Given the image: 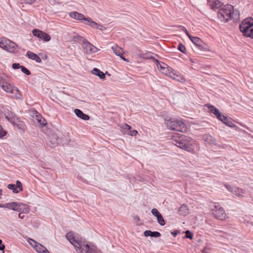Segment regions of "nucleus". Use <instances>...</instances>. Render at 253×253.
Returning <instances> with one entry per match:
<instances>
[{"label": "nucleus", "mask_w": 253, "mask_h": 253, "mask_svg": "<svg viewBox=\"0 0 253 253\" xmlns=\"http://www.w3.org/2000/svg\"><path fill=\"white\" fill-rule=\"evenodd\" d=\"M66 237L79 253H102L97 247L87 241H80L75 239L72 232H68Z\"/></svg>", "instance_id": "nucleus-1"}, {"label": "nucleus", "mask_w": 253, "mask_h": 253, "mask_svg": "<svg viewBox=\"0 0 253 253\" xmlns=\"http://www.w3.org/2000/svg\"><path fill=\"white\" fill-rule=\"evenodd\" d=\"M240 12L234 9L231 4H227L222 7V18L225 22L238 21L240 19Z\"/></svg>", "instance_id": "nucleus-2"}, {"label": "nucleus", "mask_w": 253, "mask_h": 253, "mask_svg": "<svg viewBox=\"0 0 253 253\" xmlns=\"http://www.w3.org/2000/svg\"><path fill=\"white\" fill-rule=\"evenodd\" d=\"M172 142L175 145L185 151H193V140L190 137L180 134L177 138H174Z\"/></svg>", "instance_id": "nucleus-3"}, {"label": "nucleus", "mask_w": 253, "mask_h": 253, "mask_svg": "<svg viewBox=\"0 0 253 253\" xmlns=\"http://www.w3.org/2000/svg\"><path fill=\"white\" fill-rule=\"evenodd\" d=\"M165 123L167 127L170 130L182 132L186 131V126L181 120H178L175 118L166 119L165 120Z\"/></svg>", "instance_id": "nucleus-4"}, {"label": "nucleus", "mask_w": 253, "mask_h": 253, "mask_svg": "<svg viewBox=\"0 0 253 253\" xmlns=\"http://www.w3.org/2000/svg\"><path fill=\"white\" fill-rule=\"evenodd\" d=\"M239 29L243 36L253 38V19L252 17L245 19L240 25Z\"/></svg>", "instance_id": "nucleus-5"}, {"label": "nucleus", "mask_w": 253, "mask_h": 253, "mask_svg": "<svg viewBox=\"0 0 253 253\" xmlns=\"http://www.w3.org/2000/svg\"><path fill=\"white\" fill-rule=\"evenodd\" d=\"M208 4L213 10L218 9L217 16L218 18L221 17V0H208Z\"/></svg>", "instance_id": "nucleus-6"}, {"label": "nucleus", "mask_w": 253, "mask_h": 253, "mask_svg": "<svg viewBox=\"0 0 253 253\" xmlns=\"http://www.w3.org/2000/svg\"><path fill=\"white\" fill-rule=\"evenodd\" d=\"M3 113L5 118L12 125H15V121L19 119L14 113L8 109H4Z\"/></svg>", "instance_id": "nucleus-7"}, {"label": "nucleus", "mask_w": 253, "mask_h": 253, "mask_svg": "<svg viewBox=\"0 0 253 253\" xmlns=\"http://www.w3.org/2000/svg\"><path fill=\"white\" fill-rule=\"evenodd\" d=\"M32 33L34 36L42 40L44 42H48L51 39V37L49 34L39 29H34L32 31Z\"/></svg>", "instance_id": "nucleus-8"}, {"label": "nucleus", "mask_w": 253, "mask_h": 253, "mask_svg": "<svg viewBox=\"0 0 253 253\" xmlns=\"http://www.w3.org/2000/svg\"><path fill=\"white\" fill-rule=\"evenodd\" d=\"M83 48L84 52L88 54L95 53L98 50L97 47L90 43L88 41L83 46Z\"/></svg>", "instance_id": "nucleus-9"}, {"label": "nucleus", "mask_w": 253, "mask_h": 253, "mask_svg": "<svg viewBox=\"0 0 253 253\" xmlns=\"http://www.w3.org/2000/svg\"><path fill=\"white\" fill-rule=\"evenodd\" d=\"M23 203L16 202L7 203L4 204V208H7L16 211H19Z\"/></svg>", "instance_id": "nucleus-10"}, {"label": "nucleus", "mask_w": 253, "mask_h": 253, "mask_svg": "<svg viewBox=\"0 0 253 253\" xmlns=\"http://www.w3.org/2000/svg\"><path fill=\"white\" fill-rule=\"evenodd\" d=\"M5 44L4 50L11 53H14L16 47H18V45L16 43L9 40L7 41Z\"/></svg>", "instance_id": "nucleus-11"}, {"label": "nucleus", "mask_w": 253, "mask_h": 253, "mask_svg": "<svg viewBox=\"0 0 253 253\" xmlns=\"http://www.w3.org/2000/svg\"><path fill=\"white\" fill-rule=\"evenodd\" d=\"M192 42L197 46L200 50H204V47L203 46V42L198 37H192V36L189 38Z\"/></svg>", "instance_id": "nucleus-12"}, {"label": "nucleus", "mask_w": 253, "mask_h": 253, "mask_svg": "<svg viewBox=\"0 0 253 253\" xmlns=\"http://www.w3.org/2000/svg\"><path fill=\"white\" fill-rule=\"evenodd\" d=\"M222 123L231 128L237 127V126L234 123V120L231 118L223 115H222Z\"/></svg>", "instance_id": "nucleus-13"}, {"label": "nucleus", "mask_w": 253, "mask_h": 253, "mask_svg": "<svg viewBox=\"0 0 253 253\" xmlns=\"http://www.w3.org/2000/svg\"><path fill=\"white\" fill-rule=\"evenodd\" d=\"M205 106L208 107L211 113L213 114L219 120L221 121V114L218 109L210 104H206Z\"/></svg>", "instance_id": "nucleus-14"}, {"label": "nucleus", "mask_w": 253, "mask_h": 253, "mask_svg": "<svg viewBox=\"0 0 253 253\" xmlns=\"http://www.w3.org/2000/svg\"><path fill=\"white\" fill-rule=\"evenodd\" d=\"M69 15L71 17L78 20H84L86 21V18L84 15L82 13H79L76 11H72L69 13Z\"/></svg>", "instance_id": "nucleus-15"}, {"label": "nucleus", "mask_w": 253, "mask_h": 253, "mask_svg": "<svg viewBox=\"0 0 253 253\" xmlns=\"http://www.w3.org/2000/svg\"><path fill=\"white\" fill-rule=\"evenodd\" d=\"M3 89L7 92L12 93H13L15 91H19L17 87L8 83V82H7L5 85H4V87Z\"/></svg>", "instance_id": "nucleus-16"}, {"label": "nucleus", "mask_w": 253, "mask_h": 253, "mask_svg": "<svg viewBox=\"0 0 253 253\" xmlns=\"http://www.w3.org/2000/svg\"><path fill=\"white\" fill-rule=\"evenodd\" d=\"M74 113L78 117L83 120L87 121L89 120V116L84 113L82 110L79 109H75L74 110Z\"/></svg>", "instance_id": "nucleus-17"}, {"label": "nucleus", "mask_w": 253, "mask_h": 253, "mask_svg": "<svg viewBox=\"0 0 253 253\" xmlns=\"http://www.w3.org/2000/svg\"><path fill=\"white\" fill-rule=\"evenodd\" d=\"M30 241L33 242L34 244V249L38 253H42V250L44 251L46 250V248L42 245V244L38 243L36 241L33 239H30Z\"/></svg>", "instance_id": "nucleus-18"}, {"label": "nucleus", "mask_w": 253, "mask_h": 253, "mask_svg": "<svg viewBox=\"0 0 253 253\" xmlns=\"http://www.w3.org/2000/svg\"><path fill=\"white\" fill-rule=\"evenodd\" d=\"M26 56H28L29 58L35 60L37 63H41L42 62L41 58L37 54L30 51L27 52Z\"/></svg>", "instance_id": "nucleus-19"}, {"label": "nucleus", "mask_w": 253, "mask_h": 253, "mask_svg": "<svg viewBox=\"0 0 253 253\" xmlns=\"http://www.w3.org/2000/svg\"><path fill=\"white\" fill-rule=\"evenodd\" d=\"M178 212L180 215L185 216L189 213V209L186 205L183 204L178 209Z\"/></svg>", "instance_id": "nucleus-20"}, {"label": "nucleus", "mask_w": 253, "mask_h": 253, "mask_svg": "<svg viewBox=\"0 0 253 253\" xmlns=\"http://www.w3.org/2000/svg\"><path fill=\"white\" fill-rule=\"evenodd\" d=\"M91 72L93 74L98 76L100 79L104 80L105 78V74L96 68H93Z\"/></svg>", "instance_id": "nucleus-21"}, {"label": "nucleus", "mask_w": 253, "mask_h": 253, "mask_svg": "<svg viewBox=\"0 0 253 253\" xmlns=\"http://www.w3.org/2000/svg\"><path fill=\"white\" fill-rule=\"evenodd\" d=\"M163 65L166 66V67H163V69L161 72L163 74L170 77V75L172 73V72L173 71V69L171 67L168 66L165 63H163Z\"/></svg>", "instance_id": "nucleus-22"}, {"label": "nucleus", "mask_w": 253, "mask_h": 253, "mask_svg": "<svg viewBox=\"0 0 253 253\" xmlns=\"http://www.w3.org/2000/svg\"><path fill=\"white\" fill-rule=\"evenodd\" d=\"M169 77L181 83L184 82L185 81V79L182 76L177 74L176 72L174 70L172 72V73L170 75Z\"/></svg>", "instance_id": "nucleus-23"}, {"label": "nucleus", "mask_w": 253, "mask_h": 253, "mask_svg": "<svg viewBox=\"0 0 253 253\" xmlns=\"http://www.w3.org/2000/svg\"><path fill=\"white\" fill-rule=\"evenodd\" d=\"M221 208L219 207L218 209L217 206H215V209H212V213L214 215V217L217 219L221 220Z\"/></svg>", "instance_id": "nucleus-24"}, {"label": "nucleus", "mask_w": 253, "mask_h": 253, "mask_svg": "<svg viewBox=\"0 0 253 253\" xmlns=\"http://www.w3.org/2000/svg\"><path fill=\"white\" fill-rule=\"evenodd\" d=\"M73 41L75 42H79V43L81 44L82 46H83L85 42L87 41V40L85 39L84 37H81L80 36H74L73 38Z\"/></svg>", "instance_id": "nucleus-25"}, {"label": "nucleus", "mask_w": 253, "mask_h": 253, "mask_svg": "<svg viewBox=\"0 0 253 253\" xmlns=\"http://www.w3.org/2000/svg\"><path fill=\"white\" fill-rule=\"evenodd\" d=\"M86 21L88 22V23H85L86 25H89L93 28H98V27L99 26L98 23H97L95 21H93L92 20V19L90 17H87V18H86Z\"/></svg>", "instance_id": "nucleus-26"}, {"label": "nucleus", "mask_w": 253, "mask_h": 253, "mask_svg": "<svg viewBox=\"0 0 253 253\" xmlns=\"http://www.w3.org/2000/svg\"><path fill=\"white\" fill-rule=\"evenodd\" d=\"M112 49L114 51V53L117 56H121L123 54V49L122 48L118 46L117 45L115 46H112Z\"/></svg>", "instance_id": "nucleus-27"}, {"label": "nucleus", "mask_w": 253, "mask_h": 253, "mask_svg": "<svg viewBox=\"0 0 253 253\" xmlns=\"http://www.w3.org/2000/svg\"><path fill=\"white\" fill-rule=\"evenodd\" d=\"M244 193L245 192L242 189L236 187V188H234V191L233 194L239 197H243Z\"/></svg>", "instance_id": "nucleus-28"}, {"label": "nucleus", "mask_w": 253, "mask_h": 253, "mask_svg": "<svg viewBox=\"0 0 253 253\" xmlns=\"http://www.w3.org/2000/svg\"><path fill=\"white\" fill-rule=\"evenodd\" d=\"M71 141V139L70 138L69 133H67L66 134L63 135V136L61 138V141L60 142L63 145L68 144Z\"/></svg>", "instance_id": "nucleus-29"}, {"label": "nucleus", "mask_w": 253, "mask_h": 253, "mask_svg": "<svg viewBox=\"0 0 253 253\" xmlns=\"http://www.w3.org/2000/svg\"><path fill=\"white\" fill-rule=\"evenodd\" d=\"M30 211V209L28 207V206L23 204V206L20 207V210H19V212H21L23 213H27Z\"/></svg>", "instance_id": "nucleus-30"}, {"label": "nucleus", "mask_w": 253, "mask_h": 253, "mask_svg": "<svg viewBox=\"0 0 253 253\" xmlns=\"http://www.w3.org/2000/svg\"><path fill=\"white\" fill-rule=\"evenodd\" d=\"M35 114H36V119L38 120V122L42 125H45L46 124H44L43 122H42V119L43 122H44L45 120L42 118L41 115L40 114H39L38 112L36 110H35Z\"/></svg>", "instance_id": "nucleus-31"}, {"label": "nucleus", "mask_w": 253, "mask_h": 253, "mask_svg": "<svg viewBox=\"0 0 253 253\" xmlns=\"http://www.w3.org/2000/svg\"><path fill=\"white\" fill-rule=\"evenodd\" d=\"M7 188L9 189L12 190L14 193H19V190L16 188V186L14 184H9L7 185Z\"/></svg>", "instance_id": "nucleus-32"}, {"label": "nucleus", "mask_w": 253, "mask_h": 253, "mask_svg": "<svg viewBox=\"0 0 253 253\" xmlns=\"http://www.w3.org/2000/svg\"><path fill=\"white\" fill-rule=\"evenodd\" d=\"M131 127L127 125V124H125L124 125L122 126L121 127L122 130L126 133L128 134V132L129 131V129H131Z\"/></svg>", "instance_id": "nucleus-33"}, {"label": "nucleus", "mask_w": 253, "mask_h": 253, "mask_svg": "<svg viewBox=\"0 0 253 253\" xmlns=\"http://www.w3.org/2000/svg\"><path fill=\"white\" fill-rule=\"evenodd\" d=\"M8 39H6L4 38H0V47L4 49L7 41Z\"/></svg>", "instance_id": "nucleus-34"}, {"label": "nucleus", "mask_w": 253, "mask_h": 253, "mask_svg": "<svg viewBox=\"0 0 253 253\" xmlns=\"http://www.w3.org/2000/svg\"><path fill=\"white\" fill-rule=\"evenodd\" d=\"M158 222L162 226L165 224V221L163 218L162 215L160 214V215L157 217Z\"/></svg>", "instance_id": "nucleus-35"}, {"label": "nucleus", "mask_w": 253, "mask_h": 253, "mask_svg": "<svg viewBox=\"0 0 253 253\" xmlns=\"http://www.w3.org/2000/svg\"><path fill=\"white\" fill-rule=\"evenodd\" d=\"M177 49L184 54L186 53V47L182 43H180L178 44Z\"/></svg>", "instance_id": "nucleus-36"}, {"label": "nucleus", "mask_w": 253, "mask_h": 253, "mask_svg": "<svg viewBox=\"0 0 253 253\" xmlns=\"http://www.w3.org/2000/svg\"><path fill=\"white\" fill-rule=\"evenodd\" d=\"M185 235L184 236V238H188L190 239H192L193 238L194 234L190 231L187 230L185 231Z\"/></svg>", "instance_id": "nucleus-37"}, {"label": "nucleus", "mask_w": 253, "mask_h": 253, "mask_svg": "<svg viewBox=\"0 0 253 253\" xmlns=\"http://www.w3.org/2000/svg\"><path fill=\"white\" fill-rule=\"evenodd\" d=\"M18 123L15 122V125H13L14 126L17 127L18 129H22L23 128L24 124L22 122L20 121L19 119L17 120Z\"/></svg>", "instance_id": "nucleus-38"}, {"label": "nucleus", "mask_w": 253, "mask_h": 253, "mask_svg": "<svg viewBox=\"0 0 253 253\" xmlns=\"http://www.w3.org/2000/svg\"><path fill=\"white\" fill-rule=\"evenodd\" d=\"M7 81L6 79L0 77V86L3 89L4 87V85H5L6 82Z\"/></svg>", "instance_id": "nucleus-39"}, {"label": "nucleus", "mask_w": 253, "mask_h": 253, "mask_svg": "<svg viewBox=\"0 0 253 253\" xmlns=\"http://www.w3.org/2000/svg\"><path fill=\"white\" fill-rule=\"evenodd\" d=\"M176 27L181 28L182 30L187 35L189 38L191 36L185 27L182 25H177Z\"/></svg>", "instance_id": "nucleus-40"}, {"label": "nucleus", "mask_w": 253, "mask_h": 253, "mask_svg": "<svg viewBox=\"0 0 253 253\" xmlns=\"http://www.w3.org/2000/svg\"><path fill=\"white\" fill-rule=\"evenodd\" d=\"M15 185L16 186V188L19 189V192L23 190L22 184L19 180H17Z\"/></svg>", "instance_id": "nucleus-41"}, {"label": "nucleus", "mask_w": 253, "mask_h": 253, "mask_svg": "<svg viewBox=\"0 0 253 253\" xmlns=\"http://www.w3.org/2000/svg\"><path fill=\"white\" fill-rule=\"evenodd\" d=\"M21 69V71L23 73L25 74L26 75H31V72L30 71V70H29L28 69H27L25 67L22 66Z\"/></svg>", "instance_id": "nucleus-42"}, {"label": "nucleus", "mask_w": 253, "mask_h": 253, "mask_svg": "<svg viewBox=\"0 0 253 253\" xmlns=\"http://www.w3.org/2000/svg\"><path fill=\"white\" fill-rule=\"evenodd\" d=\"M6 134V132L4 130L2 126L0 125V138H2Z\"/></svg>", "instance_id": "nucleus-43"}, {"label": "nucleus", "mask_w": 253, "mask_h": 253, "mask_svg": "<svg viewBox=\"0 0 253 253\" xmlns=\"http://www.w3.org/2000/svg\"><path fill=\"white\" fill-rule=\"evenodd\" d=\"M225 186L226 187V188H227V189L230 191V192H231L232 194L234 192V188H236V187H234L233 186H231V185H227V184H225Z\"/></svg>", "instance_id": "nucleus-44"}, {"label": "nucleus", "mask_w": 253, "mask_h": 253, "mask_svg": "<svg viewBox=\"0 0 253 253\" xmlns=\"http://www.w3.org/2000/svg\"><path fill=\"white\" fill-rule=\"evenodd\" d=\"M152 213L156 217L161 214L156 209H153L151 211Z\"/></svg>", "instance_id": "nucleus-45"}, {"label": "nucleus", "mask_w": 253, "mask_h": 253, "mask_svg": "<svg viewBox=\"0 0 253 253\" xmlns=\"http://www.w3.org/2000/svg\"><path fill=\"white\" fill-rule=\"evenodd\" d=\"M161 236V234L160 232L158 231H152L151 237L158 238Z\"/></svg>", "instance_id": "nucleus-46"}, {"label": "nucleus", "mask_w": 253, "mask_h": 253, "mask_svg": "<svg viewBox=\"0 0 253 253\" xmlns=\"http://www.w3.org/2000/svg\"><path fill=\"white\" fill-rule=\"evenodd\" d=\"M22 66L20 65L19 63H13L12 65V67L13 69H21Z\"/></svg>", "instance_id": "nucleus-47"}, {"label": "nucleus", "mask_w": 253, "mask_h": 253, "mask_svg": "<svg viewBox=\"0 0 253 253\" xmlns=\"http://www.w3.org/2000/svg\"><path fill=\"white\" fill-rule=\"evenodd\" d=\"M138 132L136 130L129 129L128 132V134L131 136H135L137 134Z\"/></svg>", "instance_id": "nucleus-48"}, {"label": "nucleus", "mask_w": 253, "mask_h": 253, "mask_svg": "<svg viewBox=\"0 0 253 253\" xmlns=\"http://www.w3.org/2000/svg\"><path fill=\"white\" fill-rule=\"evenodd\" d=\"M152 231L151 230H146L144 232V235L145 237H151Z\"/></svg>", "instance_id": "nucleus-49"}, {"label": "nucleus", "mask_w": 253, "mask_h": 253, "mask_svg": "<svg viewBox=\"0 0 253 253\" xmlns=\"http://www.w3.org/2000/svg\"><path fill=\"white\" fill-rule=\"evenodd\" d=\"M163 62L159 63V64H157V67L160 70L161 72L162 71V70L163 69V67H166V66H164L163 65Z\"/></svg>", "instance_id": "nucleus-50"}, {"label": "nucleus", "mask_w": 253, "mask_h": 253, "mask_svg": "<svg viewBox=\"0 0 253 253\" xmlns=\"http://www.w3.org/2000/svg\"><path fill=\"white\" fill-rule=\"evenodd\" d=\"M106 28L105 27L99 24V26L98 27V28H97L96 29H98V30L102 31L106 30Z\"/></svg>", "instance_id": "nucleus-51"}, {"label": "nucleus", "mask_w": 253, "mask_h": 253, "mask_svg": "<svg viewBox=\"0 0 253 253\" xmlns=\"http://www.w3.org/2000/svg\"><path fill=\"white\" fill-rule=\"evenodd\" d=\"M180 233V232L177 230H174L171 232V235L173 237H176L178 234Z\"/></svg>", "instance_id": "nucleus-52"}, {"label": "nucleus", "mask_w": 253, "mask_h": 253, "mask_svg": "<svg viewBox=\"0 0 253 253\" xmlns=\"http://www.w3.org/2000/svg\"><path fill=\"white\" fill-rule=\"evenodd\" d=\"M30 239H32L31 238H29L28 239V242L31 245V246H32L34 248V244L33 243V242H32V241H30Z\"/></svg>", "instance_id": "nucleus-53"}, {"label": "nucleus", "mask_w": 253, "mask_h": 253, "mask_svg": "<svg viewBox=\"0 0 253 253\" xmlns=\"http://www.w3.org/2000/svg\"><path fill=\"white\" fill-rule=\"evenodd\" d=\"M23 213H22L21 212H20V213H19L18 214V217L19 218H21V219H23L25 215L23 214Z\"/></svg>", "instance_id": "nucleus-54"}, {"label": "nucleus", "mask_w": 253, "mask_h": 253, "mask_svg": "<svg viewBox=\"0 0 253 253\" xmlns=\"http://www.w3.org/2000/svg\"><path fill=\"white\" fill-rule=\"evenodd\" d=\"M203 253H209V252L208 251V248L207 247L205 248L202 251Z\"/></svg>", "instance_id": "nucleus-55"}, {"label": "nucleus", "mask_w": 253, "mask_h": 253, "mask_svg": "<svg viewBox=\"0 0 253 253\" xmlns=\"http://www.w3.org/2000/svg\"><path fill=\"white\" fill-rule=\"evenodd\" d=\"M121 59H122L125 61H128V59H126L123 55V54L121 56H119Z\"/></svg>", "instance_id": "nucleus-56"}, {"label": "nucleus", "mask_w": 253, "mask_h": 253, "mask_svg": "<svg viewBox=\"0 0 253 253\" xmlns=\"http://www.w3.org/2000/svg\"><path fill=\"white\" fill-rule=\"evenodd\" d=\"M5 249V245L3 244L0 245V250L3 251Z\"/></svg>", "instance_id": "nucleus-57"}, {"label": "nucleus", "mask_w": 253, "mask_h": 253, "mask_svg": "<svg viewBox=\"0 0 253 253\" xmlns=\"http://www.w3.org/2000/svg\"><path fill=\"white\" fill-rule=\"evenodd\" d=\"M154 62H155V63L156 64L157 66V64H159V63H160L158 59H157L156 58V59H155L154 60Z\"/></svg>", "instance_id": "nucleus-58"}, {"label": "nucleus", "mask_w": 253, "mask_h": 253, "mask_svg": "<svg viewBox=\"0 0 253 253\" xmlns=\"http://www.w3.org/2000/svg\"><path fill=\"white\" fill-rule=\"evenodd\" d=\"M42 253H50L46 248V250H44V251L42 250Z\"/></svg>", "instance_id": "nucleus-59"}, {"label": "nucleus", "mask_w": 253, "mask_h": 253, "mask_svg": "<svg viewBox=\"0 0 253 253\" xmlns=\"http://www.w3.org/2000/svg\"><path fill=\"white\" fill-rule=\"evenodd\" d=\"M147 58H149V59H152L153 61L155 59H156V58L153 57V56H151V57H147Z\"/></svg>", "instance_id": "nucleus-60"}, {"label": "nucleus", "mask_w": 253, "mask_h": 253, "mask_svg": "<svg viewBox=\"0 0 253 253\" xmlns=\"http://www.w3.org/2000/svg\"><path fill=\"white\" fill-rule=\"evenodd\" d=\"M4 204H0V208H4Z\"/></svg>", "instance_id": "nucleus-61"}, {"label": "nucleus", "mask_w": 253, "mask_h": 253, "mask_svg": "<svg viewBox=\"0 0 253 253\" xmlns=\"http://www.w3.org/2000/svg\"><path fill=\"white\" fill-rule=\"evenodd\" d=\"M47 55H45V57H44V58H42V59H47Z\"/></svg>", "instance_id": "nucleus-62"}, {"label": "nucleus", "mask_w": 253, "mask_h": 253, "mask_svg": "<svg viewBox=\"0 0 253 253\" xmlns=\"http://www.w3.org/2000/svg\"><path fill=\"white\" fill-rule=\"evenodd\" d=\"M2 240L0 239V245L2 244Z\"/></svg>", "instance_id": "nucleus-63"}, {"label": "nucleus", "mask_w": 253, "mask_h": 253, "mask_svg": "<svg viewBox=\"0 0 253 253\" xmlns=\"http://www.w3.org/2000/svg\"><path fill=\"white\" fill-rule=\"evenodd\" d=\"M141 57H142V56H141ZM143 58H145V57H144V56H143Z\"/></svg>", "instance_id": "nucleus-64"}]
</instances>
